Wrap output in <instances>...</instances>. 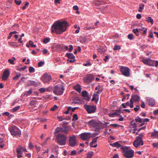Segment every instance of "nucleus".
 Here are the masks:
<instances>
[{
	"label": "nucleus",
	"instance_id": "4",
	"mask_svg": "<svg viewBox=\"0 0 158 158\" xmlns=\"http://www.w3.org/2000/svg\"><path fill=\"white\" fill-rule=\"evenodd\" d=\"M57 142L61 145H64L66 144V137L62 134H59L56 136Z\"/></svg>",
	"mask_w": 158,
	"mask_h": 158
},
{
	"label": "nucleus",
	"instance_id": "28",
	"mask_svg": "<svg viewBox=\"0 0 158 158\" xmlns=\"http://www.w3.org/2000/svg\"><path fill=\"white\" fill-rule=\"evenodd\" d=\"M32 92V89H30L28 91H27L25 93L24 95L28 96L31 95Z\"/></svg>",
	"mask_w": 158,
	"mask_h": 158
},
{
	"label": "nucleus",
	"instance_id": "43",
	"mask_svg": "<svg viewBox=\"0 0 158 158\" xmlns=\"http://www.w3.org/2000/svg\"><path fill=\"white\" fill-rule=\"evenodd\" d=\"M140 109V107L138 105H136L135 107H134V110L135 112H137Z\"/></svg>",
	"mask_w": 158,
	"mask_h": 158
},
{
	"label": "nucleus",
	"instance_id": "40",
	"mask_svg": "<svg viewBox=\"0 0 158 158\" xmlns=\"http://www.w3.org/2000/svg\"><path fill=\"white\" fill-rule=\"evenodd\" d=\"M150 59H143V62L145 64L148 65Z\"/></svg>",
	"mask_w": 158,
	"mask_h": 158
},
{
	"label": "nucleus",
	"instance_id": "13",
	"mask_svg": "<svg viewBox=\"0 0 158 158\" xmlns=\"http://www.w3.org/2000/svg\"><path fill=\"white\" fill-rule=\"evenodd\" d=\"M69 131V130L68 129V127L65 126L64 127V128L61 127H57L55 130V133H57L59 132H63L65 133H67V131Z\"/></svg>",
	"mask_w": 158,
	"mask_h": 158
},
{
	"label": "nucleus",
	"instance_id": "44",
	"mask_svg": "<svg viewBox=\"0 0 158 158\" xmlns=\"http://www.w3.org/2000/svg\"><path fill=\"white\" fill-rule=\"evenodd\" d=\"M128 39L132 40L133 39V35L132 34H129L127 36Z\"/></svg>",
	"mask_w": 158,
	"mask_h": 158
},
{
	"label": "nucleus",
	"instance_id": "49",
	"mask_svg": "<svg viewBox=\"0 0 158 158\" xmlns=\"http://www.w3.org/2000/svg\"><path fill=\"white\" fill-rule=\"evenodd\" d=\"M149 120L148 118L143 119H142V123H144V124H146L145 123L148 122Z\"/></svg>",
	"mask_w": 158,
	"mask_h": 158
},
{
	"label": "nucleus",
	"instance_id": "16",
	"mask_svg": "<svg viewBox=\"0 0 158 158\" xmlns=\"http://www.w3.org/2000/svg\"><path fill=\"white\" fill-rule=\"evenodd\" d=\"M23 149H24V148L22 147L21 146L20 147L16 148V151L17 153V157L18 158L23 156L22 152L23 151Z\"/></svg>",
	"mask_w": 158,
	"mask_h": 158
},
{
	"label": "nucleus",
	"instance_id": "64",
	"mask_svg": "<svg viewBox=\"0 0 158 158\" xmlns=\"http://www.w3.org/2000/svg\"><path fill=\"white\" fill-rule=\"evenodd\" d=\"M154 114L155 115H157L158 114V110H156L154 111Z\"/></svg>",
	"mask_w": 158,
	"mask_h": 158
},
{
	"label": "nucleus",
	"instance_id": "62",
	"mask_svg": "<svg viewBox=\"0 0 158 158\" xmlns=\"http://www.w3.org/2000/svg\"><path fill=\"white\" fill-rule=\"evenodd\" d=\"M144 5L143 4H141L139 6V9H143L144 7Z\"/></svg>",
	"mask_w": 158,
	"mask_h": 158
},
{
	"label": "nucleus",
	"instance_id": "46",
	"mask_svg": "<svg viewBox=\"0 0 158 158\" xmlns=\"http://www.w3.org/2000/svg\"><path fill=\"white\" fill-rule=\"evenodd\" d=\"M29 44L31 45V46L32 47H36V45L33 44V43L31 40L29 41Z\"/></svg>",
	"mask_w": 158,
	"mask_h": 158
},
{
	"label": "nucleus",
	"instance_id": "21",
	"mask_svg": "<svg viewBox=\"0 0 158 158\" xmlns=\"http://www.w3.org/2000/svg\"><path fill=\"white\" fill-rule=\"evenodd\" d=\"M110 145L113 147H116L117 148H118L121 146V145L118 142H116L113 143H110Z\"/></svg>",
	"mask_w": 158,
	"mask_h": 158
},
{
	"label": "nucleus",
	"instance_id": "37",
	"mask_svg": "<svg viewBox=\"0 0 158 158\" xmlns=\"http://www.w3.org/2000/svg\"><path fill=\"white\" fill-rule=\"evenodd\" d=\"M73 118L72 119V121H75L78 119L77 115L76 114H74L73 116Z\"/></svg>",
	"mask_w": 158,
	"mask_h": 158
},
{
	"label": "nucleus",
	"instance_id": "33",
	"mask_svg": "<svg viewBox=\"0 0 158 158\" xmlns=\"http://www.w3.org/2000/svg\"><path fill=\"white\" fill-rule=\"evenodd\" d=\"M29 71L30 73H33L35 72V69L33 67L30 66L29 68Z\"/></svg>",
	"mask_w": 158,
	"mask_h": 158
},
{
	"label": "nucleus",
	"instance_id": "53",
	"mask_svg": "<svg viewBox=\"0 0 158 158\" xmlns=\"http://www.w3.org/2000/svg\"><path fill=\"white\" fill-rule=\"evenodd\" d=\"M94 143H93L92 142H91V143H90V146H91V147H93V148L96 147L97 146V144H96L94 146H93V144Z\"/></svg>",
	"mask_w": 158,
	"mask_h": 158
},
{
	"label": "nucleus",
	"instance_id": "42",
	"mask_svg": "<svg viewBox=\"0 0 158 158\" xmlns=\"http://www.w3.org/2000/svg\"><path fill=\"white\" fill-rule=\"evenodd\" d=\"M57 108V106L56 105H54L53 107L50 109V110L52 111H54Z\"/></svg>",
	"mask_w": 158,
	"mask_h": 158
},
{
	"label": "nucleus",
	"instance_id": "63",
	"mask_svg": "<svg viewBox=\"0 0 158 158\" xmlns=\"http://www.w3.org/2000/svg\"><path fill=\"white\" fill-rule=\"evenodd\" d=\"M29 148L31 149L33 148V145L31 143H30L29 144Z\"/></svg>",
	"mask_w": 158,
	"mask_h": 158
},
{
	"label": "nucleus",
	"instance_id": "25",
	"mask_svg": "<svg viewBox=\"0 0 158 158\" xmlns=\"http://www.w3.org/2000/svg\"><path fill=\"white\" fill-rule=\"evenodd\" d=\"M69 48L67 46H64V47L67 50H69V52H71L73 49V47L72 45H69Z\"/></svg>",
	"mask_w": 158,
	"mask_h": 158
},
{
	"label": "nucleus",
	"instance_id": "10",
	"mask_svg": "<svg viewBox=\"0 0 158 158\" xmlns=\"http://www.w3.org/2000/svg\"><path fill=\"white\" fill-rule=\"evenodd\" d=\"M79 136L80 138L83 140H89L92 136L91 134L88 132L83 133Z\"/></svg>",
	"mask_w": 158,
	"mask_h": 158
},
{
	"label": "nucleus",
	"instance_id": "6",
	"mask_svg": "<svg viewBox=\"0 0 158 158\" xmlns=\"http://www.w3.org/2000/svg\"><path fill=\"white\" fill-rule=\"evenodd\" d=\"M64 88L63 85H56L54 89V93L57 95H62L63 93Z\"/></svg>",
	"mask_w": 158,
	"mask_h": 158
},
{
	"label": "nucleus",
	"instance_id": "31",
	"mask_svg": "<svg viewBox=\"0 0 158 158\" xmlns=\"http://www.w3.org/2000/svg\"><path fill=\"white\" fill-rule=\"evenodd\" d=\"M121 112V110L120 109H119L118 110H116L114 112V114H115V115L116 116H119L120 115V113Z\"/></svg>",
	"mask_w": 158,
	"mask_h": 158
},
{
	"label": "nucleus",
	"instance_id": "48",
	"mask_svg": "<svg viewBox=\"0 0 158 158\" xmlns=\"http://www.w3.org/2000/svg\"><path fill=\"white\" fill-rule=\"evenodd\" d=\"M20 76V73H19V74L15 76L13 78V79L14 80H16L18 79Z\"/></svg>",
	"mask_w": 158,
	"mask_h": 158
},
{
	"label": "nucleus",
	"instance_id": "61",
	"mask_svg": "<svg viewBox=\"0 0 158 158\" xmlns=\"http://www.w3.org/2000/svg\"><path fill=\"white\" fill-rule=\"evenodd\" d=\"M141 106L142 108H144L145 107V104L144 102H142V103L141 104Z\"/></svg>",
	"mask_w": 158,
	"mask_h": 158
},
{
	"label": "nucleus",
	"instance_id": "55",
	"mask_svg": "<svg viewBox=\"0 0 158 158\" xmlns=\"http://www.w3.org/2000/svg\"><path fill=\"white\" fill-rule=\"evenodd\" d=\"M98 137H97L95 138H94V139H92V142L94 143H96L97 141V139H98Z\"/></svg>",
	"mask_w": 158,
	"mask_h": 158
},
{
	"label": "nucleus",
	"instance_id": "11",
	"mask_svg": "<svg viewBox=\"0 0 158 158\" xmlns=\"http://www.w3.org/2000/svg\"><path fill=\"white\" fill-rule=\"evenodd\" d=\"M120 71L123 75L126 77L130 76V70L127 67H121Z\"/></svg>",
	"mask_w": 158,
	"mask_h": 158
},
{
	"label": "nucleus",
	"instance_id": "5",
	"mask_svg": "<svg viewBox=\"0 0 158 158\" xmlns=\"http://www.w3.org/2000/svg\"><path fill=\"white\" fill-rule=\"evenodd\" d=\"M143 137V135L141 134L134 141L133 144L135 147L137 148L140 145L142 146L143 145V141L142 140Z\"/></svg>",
	"mask_w": 158,
	"mask_h": 158
},
{
	"label": "nucleus",
	"instance_id": "35",
	"mask_svg": "<svg viewBox=\"0 0 158 158\" xmlns=\"http://www.w3.org/2000/svg\"><path fill=\"white\" fill-rule=\"evenodd\" d=\"M94 154L93 152H91L90 153H88L87 154V155L86 158H91Z\"/></svg>",
	"mask_w": 158,
	"mask_h": 158
},
{
	"label": "nucleus",
	"instance_id": "14",
	"mask_svg": "<svg viewBox=\"0 0 158 158\" xmlns=\"http://www.w3.org/2000/svg\"><path fill=\"white\" fill-rule=\"evenodd\" d=\"M94 79V77L91 74L88 75L86 77L84 78L83 80L85 83H90Z\"/></svg>",
	"mask_w": 158,
	"mask_h": 158
},
{
	"label": "nucleus",
	"instance_id": "50",
	"mask_svg": "<svg viewBox=\"0 0 158 158\" xmlns=\"http://www.w3.org/2000/svg\"><path fill=\"white\" fill-rule=\"evenodd\" d=\"M45 89L44 88H42L39 89V91L41 93H43L45 91Z\"/></svg>",
	"mask_w": 158,
	"mask_h": 158
},
{
	"label": "nucleus",
	"instance_id": "17",
	"mask_svg": "<svg viewBox=\"0 0 158 158\" xmlns=\"http://www.w3.org/2000/svg\"><path fill=\"white\" fill-rule=\"evenodd\" d=\"M146 100L148 104L150 106H153L155 104V101L152 98H146Z\"/></svg>",
	"mask_w": 158,
	"mask_h": 158
},
{
	"label": "nucleus",
	"instance_id": "3",
	"mask_svg": "<svg viewBox=\"0 0 158 158\" xmlns=\"http://www.w3.org/2000/svg\"><path fill=\"white\" fill-rule=\"evenodd\" d=\"M11 135L14 136L20 137L21 134V132L19 128L16 126L13 125L10 126L9 128Z\"/></svg>",
	"mask_w": 158,
	"mask_h": 158
},
{
	"label": "nucleus",
	"instance_id": "22",
	"mask_svg": "<svg viewBox=\"0 0 158 158\" xmlns=\"http://www.w3.org/2000/svg\"><path fill=\"white\" fill-rule=\"evenodd\" d=\"M131 97L133 99V100L135 101H138L139 100V96L136 95H132Z\"/></svg>",
	"mask_w": 158,
	"mask_h": 158
},
{
	"label": "nucleus",
	"instance_id": "15",
	"mask_svg": "<svg viewBox=\"0 0 158 158\" xmlns=\"http://www.w3.org/2000/svg\"><path fill=\"white\" fill-rule=\"evenodd\" d=\"M10 75V73L8 70H5L2 75V78L4 81H6L7 80Z\"/></svg>",
	"mask_w": 158,
	"mask_h": 158
},
{
	"label": "nucleus",
	"instance_id": "51",
	"mask_svg": "<svg viewBox=\"0 0 158 158\" xmlns=\"http://www.w3.org/2000/svg\"><path fill=\"white\" fill-rule=\"evenodd\" d=\"M153 147L155 148H158V142L153 143L152 144Z\"/></svg>",
	"mask_w": 158,
	"mask_h": 158
},
{
	"label": "nucleus",
	"instance_id": "39",
	"mask_svg": "<svg viewBox=\"0 0 158 158\" xmlns=\"http://www.w3.org/2000/svg\"><path fill=\"white\" fill-rule=\"evenodd\" d=\"M50 40V39L49 38H45V39H44V40H43V42L45 43V44H47V43H48V42Z\"/></svg>",
	"mask_w": 158,
	"mask_h": 158
},
{
	"label": "nucleus",
	"instance_id": "52",
	"mask_svg": "<svg viewBox=\"0 0 158 158\" xmlns=\"http://www.w3.org/2000/svg\"><path fill=\"white\" fill-rule=\"evenodd\" d=\"M15 2L17 5H19L21 4V1L20 0L17 1L16 0H15Z\"/></svg>",
	"mask_w": 158,
	"mask_h": 158
},
{
	"label": "nucleus",
	"instance_id": "7",
	"mask_svg": "<svg viewBox=\"0 0 158 158\" xmlns=\"http://www.w3.org/2000/svg\"><path fill=\"white\" fill-rule=\"evenodd\" d=\"M88 123L91 127H95L97 128H100L102 125L100 122L94 120L89 121Z\"/></svg>",
	"mask_w": 158,
	"mask_h": 158
},
{
	"label": "nucleus",
	"instance_id": "32",
	"mask_svg": "<svg viewBox=\"0 0 158 158\" xmlns=\"http://www.w3.org/2000/svg\"><path fill=\"white\" fill-rule=\"evenodd\" d=\"M20 108V106H17L14 108L12 110V111L13 112H15L18 110Z\"/></svg>",
	"mask_w": 158,
	"mask_h": 158
},
{
	"label": "nucleus",
	"instance_id": "54",
	"mask_svg": "<svg viewBox=\"0 0 158 158\" xmlns=\"http://www.w3.org/2000/svg\"><path fill=\"white\" fill-rule=\"evenodd\" d=\"M8 61L11 64H14V60L12 59H8Z\"/></svg>",
	"mask_w": 158,
	"mask_h": 158
},
{
	"label": "nucleus",
	"instance_id": "12",
	"mask_svg": "<svg viewBox=\"0 0 158 158\" xmlns=\"http://www.w3.org/2000/svg\"><path fill=\"white\" fill-rule=\"evenodd\" d=\"M51 76L47 73H44L41 77V80L44 83H47L51 80Z\"/></svg>",
	"mask_w": 158,
	"mask_h": 158
},
{
	"label": "nucleus",
	"instance_id": "56",
	"mask_svg": "<svg viewBox=\"0 0 158 158\" xmlns=\"http://www.w3.org/2000/svg\"><path fill=\"white\" fill-rule=\"evenodd\" d=\"M76 153V152L75 150L72 151H71V153H70V155L72 156H73L75 155Z\"/></svg>",
	"mask_w": 158,
	"mask_h": 158
},
{
	"label": "nucleus",
	"instance_id": "47",
	"mask_svg": "<svg viewBox=\"0 0 158 158\" xmlns=\"http://www.w3.org/2000/svg\"><path fill=\"white\" fill-rule=\"evenodd\" d=\"M44 64V62L42 61H40L38 63V67H41L42 66L43 64Z\"/></svg>",
	"mask_w": 158,
	"mask_h": 158
},
{
	"label": "nucleus",
	"instance_id": "30",
	"mask_svg": "<svg viewBox=\"0 0 158 158\" xmlns=\"http://www.w3.org/2000/svg\"><path fill=\"white\" fill-rule=\"evenodd\" d=\"M132 32H133L136 36H139V34H138L139 30L138 29H134L132 30Z\"/></svg>",
	"mask_w": 158,
	"mask_h": 158
},
{
	"label": "nucleus",
	"instance_id": "2",
	"mask_svg": "<svg viewBox=\"0 0 158 158\" xmlns=\"http://www.w3.org/2000/svg\"><path fill=\"white\" fill-rule=\"evenodd\" d=\"M121 149L123 151V153L124 157L127 158H131L134 155V151L130 149L129 147H121Z\"/></svg>",
	"mask_w": 158,
	"mask_h": 158
},
{
	"label": "nucleus",
	"instance_id": "60",
	"mask_svg": "<svg viewBox=\"0 0 158 158\" xmlns=\"http://www.w3.org/2000/svg\"><path fill=\"white\" fill-rule=\"evenodd\" d=\"M136 17L137 19H140L141 17V15L139 14H137L136 16Z\"/></svg>",
	"mask_w": 158,
	"mask_h": 158
},
{
	"label": "nucleus",
	"instance_id": "41",
	"mask_svg": "<svg viewBox=\"0 0 158 158\" xmlns=\"http://www.w3.org/2000/svg\"><path fill=\"white\" fill-rule=\"evenodd\" d=\"M57 118L58 119L59 121H61L67 119L65 118H63L62 116H58Z\"/></svg>",
	"mask_w": 158,
	"mask_h": 158
},
{
	"label": "nucleus",
	"instance_id": "58",
	"mask_svg": "<svg viewBox=\"0 0 158 158\" xmlns=\"http://www.w3.org/2000/svg\"><path fill=\"white\" fill-rule=\"evenodd\" d=\"M48 52V51L46 49H44L43 50V53L44 54H46Z\"/></svg>",
	"mask_w": 158,
	"mask_h": 158
},
{
	"label": "nucleus",
	"instance_id": "34",
	"mask_svg": "<svg viewBox=\"0 0 158 158\" xmlns=\"http://www.w3.org/2000/svg\"><path fill=\"white\" fill-rule=\"evenodd\" d=\"M103 90V88L102 87L99 88V89L98 91L96 92L95 93H94L95 94H96L97 95H98V94H99L101 93Z\"/></svg>",
	"mask_w": 158,
	"mask_h": 158
},
{
	"label": "nucleus",
	"instance_id": "26",
	"mask_svg": "<svg viewBox=\"0 0 158 158\" xmlns=\"http://www.w3.org/2000/svg\"><path fill=\"white\" fill-rule=\"evenodd\" d=\"M146 20L148 22L152 24L153 23V20L150 17H148V18H146Z\"/></svg>",
	"mask_w": 158,
	"mask_h": 158
},
{
	"label": "nucleus",
	"instance_id": "29",
	"mask_svg": "<svg viewBox=\"0 0 158 158\" xmlns=\"http://www.w3.org/2000/svg\"><path fill=\"white\" fill-rule=\"evenodd\" d=\"M148 65L152 66H154L155 60L150 59Z\"/></svg>",
	"mask_w": 158,
	"mask_h": 158
},
{
	"label": "nucleus",
	"instance_id": "20",
	"mask_svg": "<svg viewBox=\"0 0 158 158\" xmlns=\"http://www.w3.org/2000/svg\"><path fill=\"white\" fill-rule=\"evenodd\" d=\"M28 84L31 86H36L38 85L37 83L33 81L29 80L28 81Z\"/></svg>",
	"mask_w": 158,
	"mask_h": 158
},
{
	"label": "nucleus",
	"instance_id": "9",
	"mask_svg": "<svg viewBox=\"0 0 158 158\" xmlns=\"http://www.w3.org/2000/svg\"><path fill=\"white\" fill-rule=\"evenodd\" d=\"M69 145L72 147H74L77 145L76 137L74 135L69 137Z\"/></svg>",
	"mask_w": 158,
	"mask_h": 158
},
{
	"label": "nucleus",
	"instance_id": "27",
	"mask_svg": "<svg viewBox=\"0 0 158 158\" xmlns=\"http://www.w3.org/2000/svg\"><path fill=\"white\" fill-rule=\"evenodd\" d=\"M151 136L152 137H155L156 138H158V131H156L154 130V131L152 133Z\"/></svg>",
	"mask_w": 158,
	"mask_h": 158
},
{
	"label": "nucleus",
	"instance_id": "1",
	"mask_svg": "<svg viewBox=\"0 0 158 158\" xmlns=\"http://www.w3.org/2000/svg\"><path fill=\"white\" fill-rule=\"evenodd\" d=\"M69 24L66 21L56 22L52 26L51 32L57 35L61 34L67 30Z\"/></svg>",
	"mask_w": 158,
	"mask_h": 158
},
{
	"label": "nucleus",
	"instance_id": "38",
	"mask_svg": "<svg viewBox=\"0 0 158 158\" xmlns=\"http://www.w3.org/2000/svg\"><path fill=\"white\" fill-rule=\"evenodd\" d=\"M135 120L136 122H139L141 123L142 122V119H141L140 118H139L138 116V117L137 118H135Z\"/></svg>",
	"mask_w": 158,
	"mask_h": 158
},
{
	"label": "nucleus",
	"instance_id": "19",
	"mask_svg": "<svg viewBox=\"0 0 158 158\" xmlns=\"http://www.w3.org/2000/svg\"><path fill=\"white\" fill-rule=\"evenodd\" d=\"M82 96L83 97H85L86 98L85 100L87 101H89V98L88 96V93L86 91H83L81 93Z\"/></svg>",
	"mask_w": 158,
	"mask_h": 158
},
{
	"label": "nucleus",
	"instance_id": "24",
	"mask_svg": "<svg viewBox=\"0 0 158 158\" xmlns=\"http://www.w3.org/2000/svg\"><path fill=\"white\" fill-rule=\"evenodd\" d=\"M74 88L78 92H81V88L80 85H79L74 86Z\"/></svg>",
	"mask_w": 158,
	"mask_h": 158
},
{
	"label": "nucleus",
	"instance_id": "36",
	"mask_svg": "<svg viewBox=\"0 0 158 158\" xmlns=\"http://www.w3.org/2000/svg\"><path fill=\"white\" fill-rule=\"evenodd\" d=\"M121 48L118 45H115L113 48V50L114 51L116 50H119Z\"/></svg>",
	"mask_w": 158,
	"mask_h": 158
},
{
	"label": "nucleus",
	"instance_id": "8",
	"mask_svg": "<svg viewBox=\"0 0 158 158\" xmlns=\"http://www.w3.org/2000/svg\"><path fill=\"white\" fill-rule=\"evenodd\" d=\"M84 107L89 113H94L96 110V106H94L85 105Z\"/></svg>",
	"mask_w": 158,
	"mask_h": 158
},
{
	"label": "nucleus",
	"instance_id": "18",
	"mask_svg": "<svg viewBox=\"0 0 158 158\" xmlns=\"http://www.w3.org/2000/svg\"><path fill=\"white\" fill-rule=\"evenodd\" d=\"M99 99L98 95L94 93L93 95V97L92 99V101H94L95 102L97 103Z\"/></svg>",
	"mask_w": 158,
	"mask_h": 158
},
{
	"label": "nucleus",
	"instance_id": "45",
	"mask_svg": "<svg viewBox=\"0 0 158 158\" xmlns=\"http://www.w3.org/2000/svg\"><path fill=\"white\" fill-rule=\"evenodd\" d=\"M148 37L150 38H153V32L152 30H150L149 31V35Z\"/></svg>",
	"mask_w": 158,
	"mask_h": 158
},
{
	"label": "nucleus",
	"instance_id": "59",
	"mask_svg": "<svg viewBox=\"0 0 158 158\" xmlns=\"http://www.w3.org/2000/svg\"><path fill=\"white\" fill-rule=\"evenodd\" d=\"M73 8L75 10H78L79 9L77 5L74 6L73 7Z\"/></svg>",
	"mask_w": 158,
	"mask_h": 158
},
{
	"label": "nucleus",
	"instance_id": "23",
	"mask_svg": "<svg viewBox=\"0 0 158 158\" xmlns=\"http://www.w3.org/2000/svg\"><path fill=\"white\" fill-rule=\"evenodd\" d=\"M66 56L69 59H74L75 58V56L72 53H67L66 54Z\"/></svg>",
	"mask_w": 158,
	"mask_h": 158
},
{
	"label": "nucleus",
	"instance_id": "57",
	"mask_svg": "<svg viewBox=\"0 0 158 158\" xmlns=\"http://www.w3.org/2000/svg\"><path fill=\"white\" fill-rule=\"evenodd\" d=\"M83 65L85 66H90L91 65V64L90 62H88L87 63L84 64Z\"/></svg>",
	"mask_w": 158,
	"mask_h": 158
}]
</instances>
